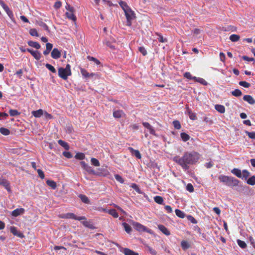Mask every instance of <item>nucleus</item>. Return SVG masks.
<instances>
[{
    "label": "nucleus",
    "mask_w": 255,
    "mask_h": 255,
    "mask_svg": "<svg viewBox=\"0 0 255 255\" xmlns=\"http://www.w3.org/2000/svg\"><path fill=\"white\" fill-rule=\"evenodd\" d=\"M73 12L74 11H68L66 12L65 14L68 19L75 21L76 19V17L73 14Z\"/></svg>",
    "instance_id": "b1692460"
},
{
    "label": "nucleus",
    "mask_w": 255,
    "mask_h": 255,
    "mask_svg": "<svg viewBox=\"0 0 255 255\" xmlns=\"http://www.w3.org/2000/svg\"><path fill=\"white\" fill-rule=\"evenodd\" d=\"M46 183L49 186L51 187V188H52L53 189H55L56 188V183L52 180H48L46 181Z\"/></svg>",
    "instance_id": "c9c22d12"
},
{
    "label": "nucleus",
    "mask_w": 255,
    "mask_h": 255,
    "mask_svg": "<svg viewBox=\"0 0 255 255\" xmlns=\"http://www.w3.org/2000/svg\"><path fill=\"white\" fill-rule=\"evenodd\" d=\"M31 54L37 60H39L41 58V54L38 51H33Z\"/></svg>",
    "instance_id": "c756f323"
},
{
    "label": "nucleus",
    "mask_w": 255,
    "mask_h": 255,
    "mask_svg": "<svg viewBox=\"0 0 255 255\" xmlns=\"http://www.w3.org/2000/svg\"><path fill=\"white\" fill-rule=\"evenodd\" d=\"M103 211L105 212L108 213L110 215H112L113 217L115 218H117L119 217L118 213L115 209H110L109 210H107L106 209H103Z\"/></svg>",
    "instance_id": "dca6fc26"
},
{
    "label": "nucleus",
    "mask_w": 255,
    "mask_h": 255,
    "mask_svg": "<svg viewBox=\"0 0 255 255\" xmlns=\"http://www.w3.org/2000/svg\"><path fill=\"white\" fill-rule=\"evenodd\" d=\"M157 35L158 36L157 39H158V40L159 41V42L163 43V42H166L167 41V39L165 38H164L161 34H157Z\"/></svg>",
    "instance_id": "864d4df0"
},
{
    "label": "nucleus",
    "mask_w": 255,
    "mask_h": 255,
    "mask_svg": "<svg viewBox=\"0 0 255 255\" xmlns=\"http://www.w3.org/2000/svg\"><path fill=\"white\" fill-rule=\"evenodd\" d=\"M45 67L51 72L55 73L56 72L55 68L51 64L47 63L45 64Z\"/></svg>",
    "instance_id": "79ce46f5"
},
{
    "label": "nucleus",
    "mask_w": 255,
    "mask_h": 255,
    "mask_svg": "<svg viewBox=\"0 0 255 255\" xmlns=\"http://www.w3.org/2000/svg\"><path fill=\"white\" fill-rule=\"evenodd\" d=\"M164 208L168 213H171L172 212V209L170 206L166 205Z\"/></svg>",
    "instance_id": "338daca9"
},
{
    "label": "nucleus",
    "mask_w": 255,
    "mask_h": 255,
    "mask_svg": "<svg viewBox=\"0 0 255 255\" xmlns=\"http://www.w3.org/2000/svg\"><path fill=\"white\" fill-rule=\"evenodd\" d=\"M154 201L159 204H163V199L162 197L159 196H156L154 198Z\"/></svg>",
    "instance_id": "e433bc0d"
},
{
    "label": "nucleus",
    "mask_w": 255,
    "mask_h": 255,
    "mask_svg": "<svg viewBox=\"0 0 255 255\" xmlns=\"http://www.w3.org/2000/svg\"><path fill=\"white\" fill-rule=\"evenodd\" d=\"M91 163L95 166H99L100 162L98 159L95 158H92L91 159Z\"/></svg>",
    "instance_id": "de8ad7c7"
},
{
    "label": "nucleus",
    "mask_w": 255,
    "mask_h": 255,
    "mask_svg": "<svg viewBox=\"0 0 255 255\" xmlns=\"http://www.w3.org/2000/svg\"><path fill=\"white\" fill-rule=\"evenodd\" d=\"M239 85L245 88H249L251 86V84L250 83L246 81H240L239 82Z\"/></svg>",
    "instance_id": "6e6d98bb"
},
{
    "label": "nucleus",
    "mask_w": 255,
    "mask_h": 255,
    "mask_svg": "<svg viewBox=\"0 0 255 255\" xmlns=\"http://www.w3.org/2000/svg\"><path fill=\"white\" fill-rule=\"evenodd\" d=\"M181 246L184 250L188 249L190 247L189 243L186 241H182L181 243Z\"/></svg>",
    "instance_id": "7c9ffc66"
},
{
    "label": "nucleus",
    "mask_w": 255,
    "mask_h": 255,
    "mask_svg": "<svg viewBox=\"0 0 255 255\" xmlns=\"http://www.w3.org/2000/svg\"><path fill=\"white\" fill-rule=\"evenodd\" d=\"M130 187L134 190H135L137 193L139 194L142 193V191L140 190V189L139 188L138 186L135 183H132L130 185Z\"/></svg>",
    "instance_id": "a19ab883"
},
{
    "label": "nucleus",
    "mask_w": 255,
    "mask_h": 255,
    "mask_svg": "<svg viewBox=\"0 0 255 255\" xmlns=\"http://www.w3.org/2000/svg\"><path fill=\"white\" fill-rule=\"evenodd\" d=\"M143 126L147 129H148L149 133L151 134L155 135V131L153 127L147 122H143Z\"/></svg>",
    "instance_id": "9b49d317"
},
{
    "label": "nucleus",
    "mask_w": 255,
    "mask_h": 255,
    "mask_svg": "<svg viewBox=\"0 0 255 255\" xmlns=\"http://www.w3.org/2000/svg\"><path fill=\"white\" fill-rule=\"evenodd\" d=\"M242 58L247 61L251 62V61H254L255 59L254 58H250L247 56H243Z\"/></svg>",
    "instance_id": "69168bd1"
},
{
    "label": "nucleus",
    "mask_w": 255,
    "mask_h": 255,
    "mask_svg": "<svg viewBox=\"0 0 255 255\" xmlns=\"http://www.w3.org/2000/svg\"><path fill=\"white\" fill-rule=\"evenodd\" d=\"M186 113L188 114L191 120H195L197 119L196 115L192 113L191 110L188 107H186Z\"/></svg>",
    "instance_id": "aec40b11"
},
{
    "label": "nucleus",
    "mask_w": 255,
    "mask_h": 255,
    "mask_svg": "<svg viewBox=\"0 0 255 255\" xmlns=\"http://www.w3.org/2000/svg\"><path fill=\"white\" fill-rule=\"evenodd\" d=\"M79 197L80 198V199L83 203L86 204L90 203V200L86 195L80 194L79 195Z\"/></svg>",
    "instance_id": "cd10ccee"
},
{
    "label": "nucleus",
    "mask_w": 255,
    "mask_h": 255,
    "mask_svg": "<svg viewBox=\"0 0 255 255\" xmlns=\"http://www.w3.org/2000/svg\"><path fill=\"white\" fill-rule=\"evenodd\" d=\"M186 189L189 192H192L194 191V187L191 184L189 183L187 185Z\"/></svg>",
    "instance_id": "bf43d9fd"
},
{
    "label": "nucleus",
    "mask_w": 255,
    "mask_h": 255,
    "mask_svg": "<svg viewBox=\"0 0 255 255\" xmlns=\"http://www.w3.org/2000/svg\"><path fill=\"white\" fill-rule=\"evenodd\" d=\"M119 4L122 7L123 9L124 10V12L130 9L127 3L125 1H121L120 2H119Z\"/></svg>",
    "instance_id": "bb28decb"
},
{
    "label": "nucleus",
    "mask_w": 255,
    "mask_h": 255,
    "mask_svg": "<svg viewBox=\"0 0 255 255\" xmlns=\"http://www.w3.org/2000/svg\"><path fill=\"white\" fill-rule=\"evenodd\" d=\"M173 125L174 126V127L177 129H179L181 128V126L180 125V123L178 121H174L173 122Z\"/></svg>",
    "instance_id": "3c124183"
},
{
    "label": "nucleus",
    "mask_w": 255,
    "mask_h": 255,
    "mask_svg": "<svg viewBox=\"0 0 255 255\" xmlns=\"http://www.w3.org/2000/svg\"><path fill=\"white\" fill-rule=\"evenodd\" d=\"M43 115L45 118L47 120H50L53 119V116L51 114H48L46 112H44Z\"/></svg>",
    "instance_id": "052dcab7"
},
{
    "label": "nucleus",
    "mask_w": 255,
    "mask_h": 255,
    "mask_svg": "<svg viewBox=\"0 0 255 255\" xmlns=\"http://www.w3.org/2000/svg\"><path fill=\"white\" fill-rule=\"evenodd\" d=\"M237 243L238 245L242 249H245L247 246L246 243L244 241H241L240 240H237Z\"/></svg>",
    "instance_id": "a18cd8bd"
},
{
    "label": "nucleus",
    "mask_w": 255,
    "mask_h": 255,
    "mask_svg": "<svg viewBox=\"0 0 255 255\" xmlns=\"http://www.w3.org/2000/svg\"><path fill=\"white\" fill-rule=\"evenodd\" d=\"M58 76L64 80L67 79L68 77L72 74L71 71V66L68 64L65 68L60 67L58 70Z\"/></svg>",
    "instance_id": "7ed1b4c3"
},
{
    "label": "nucleus",
    "mask_w": 255,
    "mask_h": 255,
    "mask_svg": "<svg viewBox=\"0 0 255 255\" xmlns=\"http://www.w3.org/2000/svg\"><path fill=\"white\" fill-rule=\"evenodd\" d=\"M81 73L82 76L85 78H89L90 77H93L94 75V73L89 74L87 70L83 68L81 69Z\"/></svg>",
    "instance_id": "412c9836"
},
{
    "label": "nucleus",
    "mask_w": 255,
    "mask_h": 255,
    "mask_svg": "<svg viewBox=\"0 0 255 255\" xmlns=\"http://www.w3.org/2000/svg\"><path fill=\"white\" fill-rule=\"evenodd\" d=\"M158 228L161 232H162L164 234L166 235V236H169L170 235V232H169V231L164 225H159L158 226Z\"/></svg>",
    "instance_id": "2eb2a0df"
},
{
    "label": "nucleus",
    "mask_w": 255,
    "mask_h": 255,
    "mask_svg": "<svg viewBox=\"0 0 255 255\" xmlns=\"http://www.w3.org/2000/svg\"><path fill=\"white\" fill-rule=\"evenodd\" d=\"M65 8L68 11H74V7L72 6H71L69 4L66 3V5L65 6Z\"/></svg>",
    "instance_id": "774afa93"
},
{
    "label": "nucleus",
    "mask_w": 255,
    "mask_h": 255,
    "mask_svg": "<svg viewBox=\"0 0 255 255\" xmlns=\"http://www.w3.org/2000/svg\"><path fill=\"white\" fill-rule=\"evenodd\" d=\"M231 172L238 178L242 177V171L238 168H234L231 170Z\"/></svg>",
    "instance_id": "a211bd4d"
},
{
    "label": "nucleus",
    "mask_w": 255,
    "mask_h": 255,
    "mask_svg": "<svg viewBox=\"0 0 255 255\" xmlns=\"http://www.w3.org/2000/svg\"><path fill=\"white\" fill-rule=\"evenodd\" d=\"M138 50L144 56H145V55H146L147 54L146 50V49L143 47H139Z\"/></svg>",
    "instance_id": "680f3d73"
},
{
    "label": "nucleus",
    "mask_w": 255,
    "mask_h": 255,
    "mask_svg": "<svg viewBox=\"0 0 255 255\" xmlns=\"http://www.w3.org/2000/svg\"><path fill=\"white\" fill-rule=\"evenodd\" d=\"M175 212L176 216L179 218H184L185 216V213L179 209H176Z\"/></svg>",
    "instance_id": "2f4dec72"
},
{
    "label": "nucleus",
    "mask_w": 255,
    "mask_h": 255,
    "mask_svg": "<svg viewBox=\"0 0 255 255\" xmlns=\"http://www.w3.org/2000/svg\"><path fill=\"white\" fill-rule=\"evenodd\" d=\"M247 183L251 185H255V176H252L250 178H249L247 181Z\"/></svg>",
    "instance_id": "4c0bfd02"
},
{
    "label": "nucleus",
    "mask_w": 255,
    "mask_h": 255,
    "mask_svg": "<svg viewBox=\"0 0 255 255\" xmlns=\"http://www.w3.org/2000/svg\"><path fill=\"white\" fill-rule=\"evenodd\" d=\"M195 81L202 84L203 85H207L208 84V83L204 79L202 78L196 77Z\"/></svg>",
    "instance_id": "c03bdc74"
},
{
    "label": "nucleus",
    "mask_w": 255,
    "mask_h": 255,
    "mask_svg": "<svg viewBox=\"0 0 255 255\" xmlns=\"http://www.w3.org/2000/svg\"><path fill=\"white\" fill-rule=\"evenodd\" d=\"M215 109L221 114H224L225 112V108L223 105H216Z\"/></svg>",
    "instance_id": "4be33fe9"
},
{
    "label": "nucleus",
    "mask_w": 255,
    "mask_h": 255,
    "mask_svg": "<svg viewBox=\"0 0 255 255\" xmlns=\"http://www.w3.org/2000/svg\"><path fill=\"white\" fill-rule=\"evenodd\" d=\"M51 56L53 59H57L60 57L61 53L57 48H54L51 53Z\"/></svg>",
    "instance_id": "9d476101"
},
{
    "label": "nucleus",
    "mask_w": 255,
    "mask_h": 255,
    "mask_svg": "<svg viewBox=\"0 0 255 255\" xmlns=\"http://www.w3.org/2000/svg\"><path fill=\"white\" fill-rule=\"evenodd\" d=\"M242 177L241 178L247 180V178L250 175V173L246 169H244L242 171Z\"/></svg>",
    "instance_id": "f704fd0d"
},
{
    "label": "nucleus",
    "mask_w": 255,
    "mask_h": 255,
    "mask_svg": "<svg viewBox=\"0 0 255 255\" xmlns=\"http://www.w3.org/2000/svg\"><path fill=\"white\" fill-rule=\"evenodd\" d=\"M132 225L134 229L139 232H146L150 234H153V231L137 222H133Z\"/></svg>",
    "instance_id": "20e7f679"
},
{
    "label": "nucleus",
    "mask_w": 255,
    "mask_h": 255,
    "mask_svg": "<svg viewBox=\"0 0 255 255\" xmlns=\"http://www.w3.org/2000/svg\"><path fill=\"white\" fill-rule=\"evenodd\" d=\"M44 114V112L42 110L39 109L36 111H33L32 112V115L35 118H40Z\"/></svg>",
    "instance_id": "6ab92c4d"
},
{
    "label": "nucleus",
    "mask_w": 255,
    "mask_h": 255,
    "mask_svg": "<svg viewBox=\"0 0 255 255\" xmlns=\"http://www.w3.org/2000/svg\"><path fill=\"white\" fill-rule=\"evenodd\" d=\"M127 18V25L131 26V20L135 18L134 13L133 11L129 9L125 12Z\"/></svg>",
    "instance_id": "39448f33"
},
{
    "label": "nucleus",
    "mask_w": 255,
    "mask_h": 255,
    "mask_svg": "<svg viewBox=\"0 0 255 255\" xmlns=\"http://www.w3.org/2000/svg\"><path fill=\"white\" fill-rule=\"evenodd\" d=\"M10 232L14 236H16L19 238H23L24 237L23 234L18 231L17 230V228L14 226L10 227Z\"/></svg>",
    "instance_id": "1a4fd4ad"
},
{
    "label": "nucleus",
    "mask_w": 255,
    "mask_h": 255,
    "mask_svg": "<svg viewBox=\"0 0 255 255\" xmlns=\"http://www.w3.org/2000/svg\"><path fill=\"white\" fill-rule=\"evenodd\" d=\"M180 135L181 138L184 141H186L189 139V135L185 132H182Z\"/></svg>",
    "instance_id": "37998d69"
},
{
    "label": "nucleus",
    "mask_w": 255,
    "mask_h": 255,
    "mask_svg": "<svg viewBox=\"0 0 255 255\" xmlns=\"http://www.w3.org/2000/svg\"><path fill=\"white\" fill-rule=\"evenodd\" d=\"M122 225H123V227H124V229H125L126 232L128 234H129L131 231V227L128 224H127L125 222L123 223Z\"/></svg>",
    "instance_id": "72a5a7b5"
},
{
    "label": "nucleus",
    "mask_w": 255,
    "mask_h": 255,
    "mask_svg": "<svg viewBox=\"0 0 255 255\" xmlns=\"http://www.w3.org/2000/svg\"><path fill=\"white\" fill-rule=\"evenodd\" d=\"M0 185L3 186L4 187V188L8 192L10 191L9 183L6 180H5L3 178H0Z\"/></svg>",
    "instance_id": "f8f14e48"
},
{
    "label": "nucleus",
    "mask_w": 255,
    "mask_h": 255,
    "mask_svg": "<svg viewBox=\"0 0 255 255\" xmlns=\"http://www.w3.org/2000/svg\"><path fill=\"white\" fill-rule=\"evenodd\" d=\"M75 157L76 159H79V160H82L85 158V154L83 153H77Z\"/></svg>",
    "instance_id": "8fccbe9b"
},
{
    "label": "nucleus",
    "mask_w": 255,
    "mask_h": 255,
    "mask_svg": "<svg viewBox=\"0 0 255 255\" xmlns=\"http://www.w3.org/2000/svg\"><path fill=\"white\" fill-rule=\"evenodd\" d=\"M38 176L41 178L44 179V174L43 172L42 171V170L38 169L37 170Z\"/></svg>",
    "instance_id": "0e129e2a"
},
{
    "label": "nucleus",
    "mask_w": 255,
    "mask_h": 255,
    "mask_svg": "<svg viewBox=\"0 0 255 255\" xmlns=\"http://www.w3.org/2000/svg\"><path fill=\"white\" fill-rule=\"evenodd\" d=\"M247 135L251 138V139H255V132H249L248 131H246Z\"/></svg>",
    "instance_id": "13d9d810"
},
{
    "label": "nucleus",
    "mask_w": 255,
    "mask_h": 255,
    "mask_svg": "<svg viewBox=\"0 0 255 255\" xmlns=\"http://www.w3.org/2000/svg\"><path fill=\"white\" fill-rule=\"evenodd\" d=\"M9 113L11 116H16L20 114V113L16 110H10Z\"/></svg>",
    "instance_id": "09e8293b"
},
{
    "label": "nucleus",
    "mask_w": 255,
    "mask_h": 255,
    "mask_svg": "<svg viewBox=\"0 0 255 255\" xmlns=\"http://www.w3.org/2000/svg\"><path fill=\"white\" fill-rule=\"evenodd\" d=\"M87 58L90 61L94 62L97 65H99L100 64V61L96 58L90 56H88Z\"/></svg>",
    "instance_id": "5fc2aeb1"
},
{
    "label": "nucleus",
    "mask_w": 255,
    "mask_h": 255,
    "mask_svg": "<svg viewBox=\"0 0 255 255\" xmlns=\"http://www.w3.org/2000/svg\"><path fill=\"white\" fill-rule=\"evenodd\" d=\"M125 116V114L122 110H117L113 112V116L116 119L120 118Z\"/></svg>",
    "instance_id": "4468645a"
},
{
    "label": "nucleus",
    "mask_w": 255,
    "mask_h": 255,
    "mask_svg": "<svg viewBox=\"0 0 255 255\" xmlns=\"http://www.w3.org/2000/svg\"><path fill=\"white\" fill-rule=\"evenodd\" d=\"M124 253L125 255H138L137 253H135L128 248H125L124 249Z\"/></svg>",
    "instance_id": "393cba45"
},
{
    "label": "nucleus",
    "mask_w": 255,
    "mask_h": 255,
    "mask_svg": "<svg viewBox=\"0 0 255 255\" xmlns=\"http://www.w3.org/2000/svg\"><path fill=\"white\" fill-rule=\"evenodd\" d=\"M80 164L81 166V167L85 170L88 173L93 174V175H99L98 172H96L95 170H94L92 167L89 166L88 164H87L84 161H81L80 162Z\"/></svg>",
    "instance_id": "423d86ee"
},
{
    "label": "nucleus",
    "mask_w": 255,
    "mask_h": 255,
    "mask_svg": "<svg viewBox=\"0 0 255 255\" xmlns=\"http://www.w3.org/2000/svg\"><path fill=\"white\" fill-rule=\"evenodd\" d=\"M184 77H185L188 79H190V80H195V79L196 78V77L192 76L191 75V74H190V73L188 72H185L184 74Z\"/></svg>",
    "instance_id": "49530a36"
},
{
    "label": "nucleus",
    "mask_w": 255,
    "mask_h": 255,
    "mask_svg": "<svg viewBox=\"0 0 255 255\" xmlns=\"http://www.w3.org/2000/svg\"><path fill=\"white\" fill-rule=\"evenodd\" d=\"M61 217L62 218L66 219H73L78 221H81L86 219L85 216L78 217L76 215H75L74 213H68L66 214H63L61 215Z\"/></svg>",
    "instance_id": "0eeeda50"
},
{
    "label": "nucleus",
    "mask_w": 255,
    "mask_h": 255,
    "mask_svg": "<svg viewBox=\"0 0 255 255\" xmlns=\"http://www.w3.org/2000/svg\"><path fill=\"white\" fill-rule=\"evenodd\" d=\"M220 182L226 185L231 187L237 186L240 182L239 180L232 176L221 175L219 177Z\"/></svg>",
    "instance_id": "f03ea898"
},
{
    "label": "nucleus",
    "mask_w": 255,
    "mask_h": 255,
    "mask_svg": "<svg viewBox=\"0 0 255 255\" xmlns=\"http://www.w3.org/2000/svg\"><path fill=\"white\" fill-rule=\"evenodd\" d=\"M232 95L235 97H240L242 95L241 91L239 89H236L231 92Z\"/></svg>",
    "instance_id": "58836bf2"
},
{
    "label": "nucleus",
    "mask_w": 255,
    "mask_h": 255,
    "mask_svg": "<svg viewBox=\"0 0 255 255\" xmlns=\"http://www.w3.org/2000/svg\"><path fill=\"white\" fill-rule=\"evenodd\" d=\"M29 33L31 36H38V34L37 31V30L35 28L30 29L29 30Z\"/></svg>",
    "instance_id": "603ef678"
},
{
    "label": "nucleus",
    "mask_w": 255,
    "mask_h": 255,
    "mask_svg": "<svg viewBox=\"0 0 255 255\" xmlns=\"http://www.w3.org/2000/svg\"><path fill=\"white\" fill-rule=\"evenodd\" d=\"M4 10L5 11L8 16L10 17L11 19H12L13 18V14L11 10H10L8 6H5V7L3 8Z\"/></svg>",
    "instance_id": "c85d7f7f"
},
{
    "label": "nucleus",
    "mask_w": 255,
    "mask_h": 255,
    "mask_svg": "<svg viewBox=\"0 0 255 255\" xmlns=\"http://www.w3.org/2000/svg\"><path fill=\"white\" fill-rule=\"evenodd\" d=\"M199 158V154L195 151L186 152L182 157L175 156L173 161L180 165L184 170L189 169V165L196 163Z\"/></svg>",
    "instance_id": "f257e3e1"
},
{
    "label": "nucleus",
    "mask_w": 255,
    "mask_h": 255,
    "mask_svg": "<svg viewBox=\"0 0 255 255\" xmlns=\"http://www.w3.org/2000/svg\"><path fill=\"white\" fill-rule=\"evenodd\" d=\"M243 100L251 105H254L255 104V100L250 95H245L243 97Z\"/></svg>",
    "instance_id": "ddd939ff"
},
{
    "label": "nucleus",
    "mask_w": 255,
    "mask_h": 255,
    "mask_svg": "<svg viewBox=\"0 0 255 255\" xmlns=\"http://www.w3.org/2000/svg\"><path fill=\"white\" fill-rule=\"evenodd\" d=\"M115 179L118 181H119V182H120L121 183H123L124 182V179L123 178V177L120 176V175H118V174H116L115 175Z\"/></svg>",
    "instance_id": "4d7b16f0"
},
{
    "label": "nucleus",
    "mask_w": 255,
    "mask_h": 255,
    "mask_svg": "<svg viewBox=\"0 0 255 255\" xmlns=\"http://www.w3.org/2000/svg\"><path fill=\"white\" fill-rule=\"evenodd\" d=\"M0 132L4 135H8L10 134L9 130L5 128H0Z\"/></svg>",
    "instance_id": "473e14b6"
},
{
    "label": "nucleus",
    "mask_w": 255,
    "mask_h": 255,
    "mask_svg": "<svg viewBox=\"0 0 255 255\" xmlns=\"http://www.w3.org/2000/svg\"><path fill=\"white\" fill-rule=\"evenodd\" d=\"M29 46L34 47L37 49H39L40 48V44L37 42H34L32 41H29L27 42Z\"/></svg>",
    "instance_id": "5701e85b"
},
{
    "label": "nucleus",
    "mask_w": 255,
    "mask_h": 255,
    "mask_svg": "<svg viewBox=\"0 0 255 255\" xmlns=\"http://www.w3.org/2000/svg\"><path fill=\"white\" fill-rule=\"evenodd\" d=\"M240 36L237 34H232L230 36V39L233 42H237L240 39Z\"/></svg>",
    "instance_id": "ea45409f"
},
{
    "label": "nucleus",
    "mask_w": 255,
    "mask_h": 255,
    "mask_svg": "<svg viewBox=\"0 0 255 255\" xmlns=\"http://www.w3.org/2000/svg\"><path fill=\"white\" fill-rule=\"evenodd\" d=\"M129 150L132 155H134L137 158L140 159L141 158V154L138 150H135L132 147H129Z\"/></svg>",
    "instance_id": "f3484780"
},
{
    "label": "nucleus",
    "mask_w": 255,
    "mask_h": 255,
    "mask_svg": "<svg viewBox=\"0 0 255 255\" xmlns=\"http://www.w3.org/2000/svg\"><path fill=\"white\" fill-rule=\"evenodd\" d=\"M24 212H25V210H24V209H23L22 208H17V209L14 210L11 212V215L12 216L16 217L19 215L23 214L24 213Z\"/></svg>",
    "instance_id": "6e6552de"
},
{
    "label": "nucleus",
    "mask_w": 255,
    "mask_h": 255,
    "mask_svg": "<svg viewBox=\"0 0 255 255\" xmlns=\"http://www.w3.org/2000/svg\"><path fill=\"white\" fill-rule=\"evenodd\" d=\"M63 155L67 158H70L72 157L71 153L68 151H64Z\"/></svg>",
    "instance_id": "e2e57ef3"
},
{
    "label": "nucleus",
    "mask_w": 255,
    "mask_h": 255,
    "mask_svg": "<svg viewBox=\"0 0 255 255\" xmlns=\"http://www.w3.org/2000/svg\"><path fill=\"white\" fill-rule=\"evenodd\" d=\"M58 143L61 146L63 147L65 149L68 150L69 149V146L66 142H65L61 139H59L58 140Z\"/></svg>",
    "instance_id": "a878e982"
}]
</instances>
